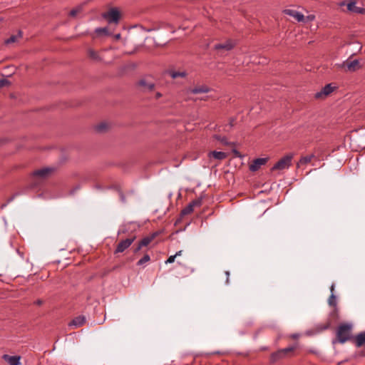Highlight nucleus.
Here are the masks:
<instances>
[{
  "mask_svg": "<svg viewBox=\"0 0 365 365\" xmlns=\"http://www.w3.org/2000/svg\"><path fill=\"white\" fill-rule=\"evenodd\" d=\"M170 76L172 78L175 79L177 78H185L187 76V73L185 71H172L169 72Z\"/></svg>",
  "mask_w": 365,
  "mask_h": 365,
  "instance_id": "obj_23",
  "label": "nucleus"
},
{
  "mask_svg": "<svg viewBox=\"0 0 365 365\" xmlns=\"http://www.w3.org/2000/svg\"><path fill=\"white\" fill-rule=\"evenodd\" d=\"M135 240V237L133 236L132 237L120 241L117 245V247L115 250V253L124 252L127 248H128L132 245Z\"/></svg>",
  "mask_w": 365,
  "mask_h": 365,
  "instance_id": "obj_9",
  "label": "nucleus"
},
{
  "mask_svg": "<svg viewBox=\"0 0 365 365\" xmlns=\"http://www.w3.org/2000/svg\"><path fill=\"white\" fill-rule=\"evenodd\" d=\"M150 260V257L149 255L145 254L140 259H139L137 262L138 266H142L145 263L148 262Z\"/></svg>",
  "mask_w": 365,
  "mask_h": 365,
  "instance_id": "obj_26",
  "label": "nucleus"
},
{
  "mask_svg": "<svg viewBox=\"0 0 365 365\" xmlns=\"http://www.w3.org/2000/svg\"><path fill=\"white\" fill-rule=\"evenodd\" d=\"M268 158H257L252 161V163L250 165V170L252 172L257 171L262 165H264L267 162Z\"/></svg>",
  "mask_w": 365,
  "mask_h": 365,
  "instance_id": "obj_11",
  "label": "nucleus"
},
{
  "mask_svg": "<svg viewBox=\"0 0 365 365\" xmlns=\"http://www.w3.org/2000/svg\"><path fill=\"white\" fill-rule=\"evenodd\" d=\"M2 358L9 364V365H19L21 356H9L8 354L3 355Z\"/></svg>",
  "mask_w": 365,
  "mask_h": 365,
  "instance_id": "obj_16",
  "label": "nucleus"
},
{
  "mask_svg": "<svg viewBox=\"0 0 365 365\" xmlns=\"http://www.w3.org/2000/svg\"><path fill=\"white\" fill-rule=\"evenodd\" d=\"M233 152H234V153H235V155L236 156H240V153H239V152H238L237 150H233Z\"/></svg>",
  "mask_w": 365,
  "mask_h": 365,
  "instance_id": "obj_44",
  "label": "nucleus"
},
{
  "mask_svg": "<svg viewBox=\"0 0 365 365\" xmlns=\"http://www.w3.org/2000/svg\"><path fill=\"white\" fill-rule=\"evenodd\" d=\"M155 98H156V99H158V98H160V97H162V94H161L160 92H157V93H155Z\"/></svg>",
  "mask_w": 365,
  "mask_h": 365,
  "instance_id": "obj_38",
  "label": "nucleus"
},
{
  "mask_svg": "<svg viewBox=\"0 0 365 365\" xmlns=\"http://www.w3.org/2000/svg\"><path fill=\"white\" fill-rule=\"evenodd\" d=\"M210 91V88L206 85H200L197 86L195 88H192L190 92L192 94L197 93H206Z\"/></svg>",
  "mask_w": 365,
  "mask_h": 365,
  "instance_id": "obj_17",
  "label": "nucleus"
},
{
  "mask_svg": "<svg viewBox=\"0 0 365 365\" xmlns=\"http://www.w3.org/2000/svg\"><path fill=\"white\" fill-rule=\"evenodd\" d=\"M352 343L355 344L356 347H361L365 344V331L358 334L356 336H354Z\"/></svg>",
  "mask_w": 365,
  "mask_h": 365,
  "instance_id": "obj_15",
  "label": "nucleus"
},
{
  "mask_svg": "<svg viewBox=\"0 0 365 365\" xmlns=\"http://www.w3.org/2000/svg\"><path fill=\"white\" fill-rule=\"evenodd\" d=\"M163 233L162 230H158L156 232H154L151 233L150 235H148L149 238L151 240V241H153L158 236L161 235Z\"/></svg>",
  "mask_w": 365,
  "mask_h": 365,
  "instance_id": "obj_30",
  "label": "nucleus"
},
{
  "mask_svg": "<svg viewBox=\"0 0 365 365\" xmlns=\"http://www.w3.org/2000/svg\"><path fill=\"white\" fill-rule=\"evenodd\" d=\"M340 6H346V11L356 13V14H364L365 9L363 7H359L356 6V2L355 1H350L348 3L346 1H342L339 4Z\"/></svg>",
  "mask_w": 365,
  "mask_h": 365,
  "instance_id": "obj_5",
  "label": "nucleus"
},
{
  "mask_svg": "<svg viewBox=\"0 0 365 365\" xmlns=\"http://www.w3.org/2000/svg\"><path fill=\"white\" fill-rule=\"evenodd\" d=\"M215 138L220 141H221L225 145H228V142L227 141L226 138H221L220 136L215 135Z\"/></svg>",
  "mask_w": 365,
  "mask_h": 365,
  "instance_id": "obj_32",
  "label": "nucleus"
},
{
  "mask_svg": "<svg viewBox=\"0 0 365 365\" xmlns=\"http://www.w3.org/2000/svg\"><path fill=\"white\" fill-rule=\"evenodd\" d=\"M53 169L50 168H44L33 173V177L39 180H44L47 178L53 172Z\"/></svg>",
  "mask_w": 365,
  "mask_h": 365,
  "instance_id": "obj_8",
  "label": "nucleus"
},
{
  "mask_svg": "<svg viewBox=\"0 0 365 365\" xmlns=\"http://www.w3.org/2000/svg\"><path fill=\"white\" fill-rule=\"evenodd\" d=\"M225 274L227 276L226 283L228 284L229 283L230 272L229 271H226L225 272Z\"/></svg>",
  "mask_w": 365,
  "mask_h": 365,
  "instance_id": "obj_37",
  "label": "nucleus"
},
{
  "mask_svg": "<svg viewBox=\"0 0 365 365\" xmlns=\"http://www.w3.org/2000/svg\"><path fill=\"white\" fill-rule=\"evenodd\" d=\"M0 21H1V19H0Z\"/></svg>",
  "mask_w": 365,
  "mask_h": 365,
  "instance_id": "obj_47",
  "label": "nucleus"
},
{
  "mask_svg": "<svg viewBox=\"0 0 365 365\" xmlns=\"http://www.w3.org/2000/svg\"><path fill=\"white\" fill-rule=\"evenodd\" d=\"M335 87L332 86L331 83L326 85L322 89L316 93L314 95L315 98H325L330 95L334 90Z\"/></svg>",
  "mask_w": 365,
  "mask_h": 365,
  "instance_id": "obj_10",
  "label": "nucleus"
},
{
  "mask_svg": "<svg viewBox=\"0 0 365 365\" xmlns=\"http://www.w3.org/2000/svg\"><path fill=\"white\" fill-rule=\"evenodd\" d=\"M314 157L315 156L314 154H311V155H309L307 156L302 157L299 159V162L297 163V167H300L302 165H304L309 163Z\"/></svg>",
  "mask_w": 365,
  "mask_h": 365,
  "instance_id": "obj_19",
  "label": "nucleus"
},
{
  "mask_svg": "<svg viewBox=\"0 0 365 365\" xmlns=\"http://www.w3.org/2000/svg\"><path fill=\"white\" fill-rule=\"evenodd\" d=\"M334 284H332L330 287V291H331V294L334 293Z\"/></svg>",
  "mask_w": 365,
  "mask_h": 365,
  "instance_id": "obj_40",
  "label": "nucleus"
},
{
  "mask_svg": "<svg viewBox=\"0 0 365 365\" xmlns=\"http://www.w3.org/2000/svg\"><path fill=\"white\" fill-rule=\"evenodd\" d=\"M95 33L98 36H101V35L110 36V35H111V33L109 32L108 27L96 28L95 29Z\"/></svg>",
  "mask_w": 365,
  "mask_h": 365,
  "instance_id": "obj_24",
  "label": "nucleus"
},
{
  "mask_svg": "<svg viewBox=\"0 0 365 365\" xmlns=\"http://www.w3.org/2000/svg\"><path fill=\"white\" fill-rule=\"evenodd\" d=\"M88 56L91 60L96 62L102 61V58L101 57L98 51H96L93 48H89L88 50Z\"/></svg>",
  "mask_w": 365,
  "mask_h": 365,
  "instance_id": "obj_18",
  "label": "nucleus"
},
{
  "mask_svg": "<svg viewBox=\"0 0 365 365\" xmlns=\"http://www.w3.org/2000/svg\"><path fill=\"white\" fill-rule=\"evenodd\" d=\"M86 322L84 316L81 315L73 318L69 323L68 327L74 329L82 327Z\"/></svg>",
  "mask_w": 365,
  "mask_h": 365,
  "instance_id": "obj_14",
  "label": "nucleus"
},
{
  "mask_svg": "<svg viewBox=\"0 0 365 365\" xmlns=\"http://www.w3.org/2000/svg\"><path fill=\"white\" fill-rule=\"evenodd\" d=\"M297 348V344H294V345L287 347V348L281 349L280 351H282V353L283 354V355L285 357L288 354L293 352Z\"/></svg>",
  "mask_w": 365,
  "mask_h": 365,
  "instance_id": "obj_25",
  "label": "nucleus"
},
{
  "mask_svg": "<svg viewBox=\"0 0 365 365\" xmlns=\"http://www.w3.org/2000/svg\"><path fill=\"white\" fill-rule=\"evenodd\" d=\"M298 336H298V334H292V335L291 336V337H292V339H297V338H298Z\"/></svg>",
  "mask_w": 365,
  "mask_h": 365,
  "instance_id": "obj_42",
  "label": "nucleus"
},
{
  "mask_svg": "<svg viewBox=\"0 0 365 365\" xmlns=\"http://www.w3.org/2000/svg\"><path fill=\"white\" fill-rule=\"evenodd\" d=\"M293 157L294 155L292 153L284 155L274 165L271 170H283L288 169L291 166Z\"/></svg>",
  "mask_w": 365,
  "mask_h": 365,
  "instance_id": "obj_3",
  "label": "nucleus"
},
{
  "mask_svg": "<svg viewBox=\"0 0 365 365\" xmlns=\"http://www.w3.org/2000/svg\"><path fill=\"white\" fill-rule=\"evenodd\" d=\"M10 84L9 81L6 78L0 79V88L4 86H9Z\"/></svg>",
  "mask_w": 365,
  "mask_h": 365,
  "instance_id": "obj_31",
  "label": "nucleus"
},
{
  "mask_svg": "<svg viewBox=\"0 0 365 365\" xmlns=\"http://www.w3.org/2000/svg\"><path fill=\"white\" fill-rule=\"evenodd\" d=\"M79 11H80V9H72L70 11L69 15L72 17H75Z\"/></svg>",
  "mask_w": 365,
  "mask_h": 365,
  "instance_id": "obj_34",
  "label": "nucleus"
},
{
  "mask_svg": "<svg viewBox=\"0 0 365 365\" xmlns=\"http://www.w3.org/2000/svg\"><path fill=\"white\" fill-rule=\"evenodd\" d=\"M143 247L140 245V244L138 242V246L133 250L134 253L138 252Z\"/></svg>",
  "mask_w": 365,
  "mask_h": 365,
  "instance_id": "obj_36",
  "label": "nucleus"
},
{
  "mask_svg": "<svg viewBox=\"0 0 365 365\" xmlns=\"http://www.w3.org/2000/svg\"><path fill=\"white\" fill-rule=\"evenodd\" d=\"M107 128V124L105 123H102L96 125V130L98 132H103Z\"/></svg>",
  "mask_w": 365,
  "mask_h": 365,
  "instance_id": "obj_29",
  "label": "nucleus"
},
{
  "mask_svg": "<svg viewBox=\"0 0 365 365\" xmlns=\"http://www.w3.org/2000/svg\"><path fill=\"white\" fill-rule=\"evenodd\" d=\"M235 46V41L231 39H227L223 43H216L214 46V49L217 51H229L232 50Z\"/></svg>",
  "mask_w": 365,
  "mask_h": 365,
  "instance_id": "obj_7",
  "label": "nucleus"
},
{
  "mask_svg": "<svg viewBox=\"0 0 365 365\" xmlns=\"http://www.w3.org/2000/svg\"><path fill=\"white\" fill-rule=\"evenodd\" d=\"M21 37H22V32L21 31H19V32L16 35H12L9 38H7L5 41V43L9 44V43H15L19 39H20Z\"/></svg>",
  "mask_w": 365,
  "mask_h": 365,
  "instance_id": "obj_21",
  "label": "nucleus"
},
{
  "mask_svg": "<svg viewBox=\"0 0 365 365\" xmlns=\"http://www.w3.org/2000/svg\"><path fill=\"white\" fill-rule=\"evenodd\" d=\"M120 198L123 202L125 201V197L123 193H120Z\"/></svg>",
  "mask_w": 365,
  "mask_h": 365,
  "instance_id": "obj_39",
  "label": "nucleus"
},
{
  "mask_svg": "<svg viewBox=\"0 0 365 365\" xmlns=\"http://www.w3.org/2000/svg\"><path fill=\"white\" fill-rule=\"evenodd\" d=\"M328 302L331 307H335L336 306V297L334 293H332L329 297Z\"/></svg>",
  "mask_w": 365,
  "mask_h": 365,
  "instance_id": "obj_27",
  "label": "nucleus"
},
{
  "mask_svg": "<svg viewBox=\"0 0 365 365\" xmlns=\"http://www.w3.org/2000/svg\"><path fill=\"white\" fill-rule=\"evenodd\" d=\"M283 358H284V356L283 355V354L282 353L280 349H279L278 351H277L271 354L270 361L272 363H274L277 361L282 359Z\"/></svg>",
  "mask_w": 365,
  "mask_h": 365,
  "instance_id": "obj_20",
  "label": "nucleus"
},
{
  "mask_svg": "<svg viewBox=\"0 0 365 365\" xmlns=\"http://www.w3.org/2000/svg\"><path fill=\"white\" fill-rule=\"evenodd\" d=\"M115 39H120V34H115Z\"/></svg>",
  "mask_w": 365,
  "mask_h": 365,
  "instance_id": "obj_43",
  "label": "nucleus"
},
{
  "mask_svg": "<svg viewBox=\"0 0 365 365\" xmlns=\"http://www.w3.org/2000/svg\"><path fill=\"white\" fill-rule=\"evenodd\" d=\"M151 240L149 238L148 236H146L145 237H143L140 242L139 243L140 244V245L142 247H146L148 246L150 242H151Z\"/></svg>",
  "mask_w": 365,
  "mask_h": 365,
  "instance_id": "obj_28",
  "label": "nucleus"
},
{
  "mask_svg": "<svg viewBox=\"0 0 365 365\" xmlns=\"http://www.w3.org/2000/svg\"><path fill=\"white\" fill-rule=\"evenodd\" d=\"M202 200L201 198H197L190 202L185 208L180 212V216L183 217L187 215L191 214L194 208L196 207H200L202 205Z\"/></svg>",
  "mask_w": 365,
  "mask_h": 365,
  "instance_id": "obj_6",
  "label": "nucleus"
},
{
  "mask_svg": "<svg viewBox=\"0 0 365 365\" xmlns=\"http://www.w3.org/2000/svg\"><path fill=\"white\" fill-rule=\"evenodd\" d=\"M352 324L349 323H342L339 325L336 331V339L333 343L344 344L346 341H351L353 339Z\"/></svg>",
  "mask_w": 365,
  "mask_h": 365,
  "instance_id": "obj_1",
  "label": "nucleus"
},
{
  "mask_svg": "<svg viewBox=\"0 0 365 365\" xmlns=\"http://www.w3.org/2000/svg\"><path fill=\"white\" fill-rule=\"evenodd\" d=\"M101 16L108 24L117 25L120 21L121 14L118 8L112 7L103 12Z\"/></svg>",
  "mask_w": 365,
  "mask_h": 365,
  "instance_id": "obj_2",
  "label": "nucleus"
},
{
  "mask_svg": "<svg viewBox=\"0 0 365 365\" xmlns=\"http://www.w3.org/2000/svg\"><path fill=\"white\" fill-rule=\"evenodd\" d=\"M182 250H180V251L177 252L175 254V255H176V257H178V256H180V255H181V254H182Z\"/></svg>",
  "mask_w": 365,
  "mask_h": 365,
  "instance_id": "obj_41",
  "label": "nucleus"
},
{
  "mask_svg": "<svg viewBox=\"0 0 365 365\" xmlns=\"http://www.w3.org/2000/svg\"><path fill=\"white\" fill-rule=\"evenodd\" d=\"M138 86L142 88L143 91L150 92L155 88V83L145 78L140 79L138 82Z\"/></svg>",
  "mask_w": 365,
  "mask_h": 365,
  "instance_id": "obj_12",
  "label": "nucleus"
},
{
  "mask_svg": "<svg viewBox=\"0 0 365 365\" xmlns=\"http://www.w3.org/2000/svg\"><path fill=\"white\" fill-rule=\"evenodd\" d=\"M210 155L217 160H223L227 157L225 153L221 151H212L210 153Z\"/></svg>",
  "mask_w": 365,
  "mask_h": 365,
  "instance_id": "obj_22",
  "label": "nucleus"
},
{
  "mask_svg": "<svg viewBox=\"0 0 365 365\" xmlns=\"http://www.w3.org/2000/svg\"><path fill=\"white\" fill-rule=\"evenodd\" d=\"M283 13L293 17L298 22H302L305 19L304 16L302 13L294 9H284Z\"/></svg>",
  "mask_w": 365,
  "mask_h": 365,
  "instance_id": "obj_13",
  "label": "nucleus"
},
{
  "mask_svg": "<svg viewBox=\"0 0 365 365\" xmlns=\"http://www.w3.org/2000/svg\"><path fill=\"white\" fill-rule=\"evenodd\" d=\"M176 257V255H171L170 256L168 259L165 261V264H171L175 262V259Z\"/></svg>",
  "mask_w": 365,
  "mask_h": 365,
  "instance_id": "obj_33",
  "label": "nucleus"
},
{
  "mask_svg": "<svg viewBox=\"0 0 365 365\" xmlns=\"http://www.w3.org/2000/svg\"><path fill=\"white\" fill-rule=\"evenodd\" d=\"M337 67L346 72H354L360 68L359 61L358 60L345 61L341 64H336Z\"/></svg>",
  "mask_w": 365,
  "mask_h": 365,
  "instance_id": "obj_4",
  "label": "nucleus"
},
{
  "mask_svg": "<svg viewBox=\"0 0 365 365\" xmlns=\"http://www.w3.org/2000/svg\"><path fill=\"white\" fill-rule=\"evenodd\" d=\"M307 18H309V19H313L314 17L309 16H307Z\"/></svg>",
  "mask_w": 365,
  "mask_h": 365,
  "instance_id": "obj_46",
  "label": "nucleus"
},
{
  "mask_svg": "<svg viewBox=\"0 0 365 365\" xmlns=\"http://www.w3.org/2000/svg\"><path fill=\"white\" fill-rule=\"evenodd\" d=\"M329 324H327V326H325V327H324V329H327V328L329 327Z\"/></svg>",
  "mask_w": 365,
  "mask_h": 365,
  "instance_id": "obj_45",
  "label": "nucleus"
},
{
  "mask_svg": "<svg viewBox=\"0 0 365 365\" xmlns=\"http://www.w3.org/2000/svg\"><path fill=\"white\" fill-rule=\"evenodd\" d=\"M43 303H44V301L41 299H38L34 302V304L38 306V307L41 306Z\"/></svg>",
  "mask_w": 365,
  "mask_h": 365,
  "instance_id": "obj_35",
  "label": "nucleus"
}]
</instances>
